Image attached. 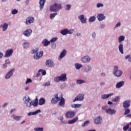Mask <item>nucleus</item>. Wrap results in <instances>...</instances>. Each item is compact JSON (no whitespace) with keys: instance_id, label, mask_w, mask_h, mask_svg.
<instances>
[{"instance_id":"nucleus-24","label":"nucleus","mask_w":131,"mask_h":131,"mask_svg":"<svg viewBox=\"0 0 131 131\" xmlns=\"http://www.w3.org/2000/svg\"><path fill=\"white\" fill-rule=\"evenodd\" d=\"M78 120V117H76V118L73 119L72 120H70L68 122L69 124H73V123H75V122Z\"/></svg>"},{"instance_id":"nucleus-41","label":"nucleus","mask_w":131,"mask_h":131,"mask_svg":"<svg viewBox=\"0 0 131 131\" xmlns=\"http://www.w3.org/2000/svg\"><path fill=\"white\" fill-rule=\"evenodd\" d=\"M75 67H76V69H80V68H81V67H82V65H81L79 63H76Z\"/></svg>"},{"instance_id":"nucleus-34","label":"nucleus","mask_w":131,"mask_h":131,"mask_svg":"<svg viewBox=\"0 0 131 131\" xmlns=\"http://www.w3.org/2000/svg\"><path fill=\"white\" fill-rule=\"evenodd\" d=\"M2 28H3V31H6V30L8 29V24L5 23L2 27Z\"/></svg>"},{"instance_id":"nucleus-17","label":"nucleus","mask_w":131,"mask_h":131,"mask_svg":"<svg viewBox=\"0 0 131 131\" xmlns=\"http://www.w3.org/2000/svg\"><path fill=\"white\" fill-rule=\"evenodd\" d=\"M78 18L79 19V20H80L81 23H82L83 24L86 23V18H84V15H81L78 16Z\"/></svg>"},{"instance_id":"nucleus-30","label":"nucleus","mask_w":131,"mask_h":131,"mask_svg":"<svg viewBox=\"0 0 131 131\" xmlns=\"http://www.w3.org/2000/svg\"><path fill=\"white\" fill-rule=\"evenodd\" d=\"M21 116H17V115H12L11 116V118H13V119H14V120H20V119H21Z\"/></svg>"},{"instance_id":"nucleus-9","label":"nucleus","mask_w":131,"mask_h":131,"mask_svg":"<svg viewBox=\"0 0 131 131\" xmlns=\"http://www.w3.org/2000/svg\"><path fill=\"white\" fill-rule=\"evenodd\" d=\"M31 33H32V30L28 29L26 30L24 32H23V34H24L25 36L29 37V36L31 35Z\"/></svg>"},{"instance_id":"nucleus-39","label":"nucleus","mask_w":131,"mask_h":131,"mask_svg":"<svg viewBox=\"0 0 131 131\" xmlns=\"http://www.w3.org/2000/svg\"><path fill=\"white\" fill-rule=\"evenodd\" d=\"M23 47L24 49H28V48H29V43L28 42L24 43Z\"/></svg>"},{"instance_id":"nucleus-40","label":"nucleus","mask_w":131,"mask_h":131,"mask_svg":"<svg viewBox=\"0 0 131 131\" xmlns=\"http://www.w3.org/2000/svg\"><path fill=\"white\" fill-rule=\"evenodd\" d=\"M123 40H124V36H120L119 37V42L120 43L122 41H123Z\"/></svg>"},{"instance_id":"nucleus-25","label":"nucleus","mask_w":131,"mask_h":131,"mask_svg":"<svg viewBox=\"0 0 131 131\" xmlns=\"http://www.w3.org/2000/svg\"><path fill=\"white\" fill-rule=\"evenodd\" d=\"M42 43H43L44 47H47V46H49L50 43H51V41H48V39H45L42 41Z\"/></svg>"},{"instance_id":"nucleus-56","label":"nucleus","mask_w":131,"mask_h":131,"mask_svg":"<svg viewBox=\"0 0 131 131\" xmlns=\"http://www.w3.org/2000/svg\"><path fill=\"white\" fill-rule=\"evenodd\" d=\"M121 24H120V23H118L116 26H115V28H116V27H118L119 26H120Z\"/></svg>"},{"instance_id":"nucleus-8","label":"nucleus","mask_w":131,"mask_h":131,"mask_svg":"<svg viewBox=\"0 0 131 131\" xmlns=\"http://www.w3.org/2000/svg\"><path fill=\"white\" fill-rule=\"evenodd\" d=\"M33 22H34V17L29 16L26 19V24L29 25L31 24V23H33Z\"/></svg>"},{"instance_id":"nucleus-37","label":"nucleus","mask_w":131,"mask_h":131,"mask_svg":"<svg viewBox=\"0 0 131 131\" xmlns=\"http://www.w3.org/2000/svg\"><path fill=\"white\" fill-rule=\"evenodd\" d=\"M77 84H81L82 83H85V81L81 79H79L77 80Z\"/></svg>"},{"instance_id":"nucleus-6","label":"nucleus","mask_w":131,"mask_h":131,"mask_svg":"<svg viewBox=\"0 0 131 131\" xmlns=\"http://www.w3.org/2000/svg\"><path fill=\"white\" fill-rule=\"evenodd\" d=\"M60 100H61V96L59 97L58 94H56L54 95V97L51 100V104H56L57 102L60 101Z\"/></svg>"},{"instance_id":"nucleus-32","label":"nucleus","mask_w":131,"mask_h":131,"mask_svg":"<svg viewBox=\"0 0 131 131\" xmlns=\"http://www.w3.org/2000/svg\"><path fill=\"white\" fill-rule=\"evenodd\" d=\"M10 60L9 59H7L5 61V63L3 64V67L4 69H5L6 67H8V64H10Z\"/></svg>"},{"instance_id":"nucleus-63","label":"nucleus","mask_w":131,"mask_h":131,"mask_svg":"<svg viewBox=\"0 0 131 131\" xmlns=\"http://www.w3.org/2000/svg\"><path fill=\"white\" fill-rule=\"evenodd\" d=\"M100 85L101 86H103V85H105V82H102L101 83H100Z\"/></svg>"},{"instance_id":"nucleus-62","label":"nucleus","mask_w":131,"mask_h":131,"mask_svg":"<svg viewBox=\"0 0 131 131\" xmlns=\"http://www.w3.org/2000/svg\"><path fill=\"white\" fill-rule=\"evenodd\" d=\"M102 110H106L107 109V106H104L102 107Z\"/></svg>"},{"instance_id":"nucleus-28","label":"nucleus","mask_w":131,"mask_h":131,"mask_svg":"<svg viewBox=\"0 0 131 131\" xmlns=\"http://www.w3.org/2000/svg\"><path fill=\"white\" fill-rule=\"evenodd\" d=\"M111 96H113V93H111L110 94H103L101 95L102 99H107L109 97H111Z\"/></svg>"},{"instance_id":"nucleus-18","label":"nucleus","mask_w":131,"mask_h":131,"mask_svg":"<svg viewBox=\"0 0 131 131\" xmlns=\"http://www.w3.org/2000/svg\"><path fill=\"white\" fill-rule=\"evenodd\" d=\"M29 101H30V98H28L27 99H26L25 100V104H26V105L27 107H31V106H32V103L31 102H30Z\"/></svg>"},{"instance_id":"nucleus-5","label":"nucleus","mask_w":131,"mask_h":131,"mask_svg":"<svg viewBox=\"0 0 131 131\" xmlns=\"http://www.w3.org/2000/svg\"><path fill=\"white\" fill-rule=\"evenodd\" d=\"M83 99H84V95L79 94L76 96L75 99H74L73 102H76V101H83Z\"/></svg>"},{"instance_id":"nucleus-64","label":"nucleus","mask_w":131,"mask_h":131,"mask_svg":"<svg viewBox=\"0 0 131 131\" xmlns=\"http://www.w3.org/2000/svg\"><path fill=\"white\" fill-rule=\"evenodd\" d=\"M101 76H106V74L105 73H101Z\"/></svg>"},{"instance_id":"nucleus-29","label":"nucleus","mask_w":131,"mask_h":131,"mask_svg":"<svg viewBox=\"0 0 131 131\" xmlns=\"http://www.w3.org/2000/svg\"><path fill=\"white\" fill-rule=\"evenodd\" d=\"M46 103V99H45L43 98H41L39 99V105H40V106H41V105H43Z\"/></svg>"},{"instance_id":"nucleus-35","label":"nucleus","mask_w":131,"mask_h":131,"mask_svg":"<svg viewBox=\"0 0 131 131\" xmlns=\"http://www.w3.org/2000/svg\"><path fill=\"white\" fill-rule=\"evenodd\" d=\"M32 105L35 107H36L38 105V99H37V98H35V102L32 103Z\"/></svg>"},{"instance_id":"nucleus-33","label":"nucleus","mask_w":131,"mask_h":131,"mask_svg":"<svg viewBox=\"0 0 131 131\" xmlns=\"http://www.w3.org/2000/svg\"><path fill=\"white\" fill-rule=\"evenodd\" d=\"M89 124H90V121L87 120L81 124V126L82 127H84V126H86L89 125Z\"/></svg>"},{"instance_id":"nucleus-54","label":"nucleus","mask_w":131,"mask_h":131,"mask_svg":"<svg viewBox=\"0 0 131 131\" xmlns=\"http://www.w3.org/2000/svg\"><path fill=\"white\" fill-rule=\"evenodd\" d=\"M103 5L102 3H98L97 4V8H101V7H103Z\"/></svg>"},{"instance_id":"nucleus-48","label":"nucleus","mask_w":131,"mask_h":131,"mask_svg":"<svg viewBox=\"0 0 131 131\" xmlns=\"http://www.w3.org/2000/svg\"><path fill=\"white\" fill-rule=\"evenodd\" d=\"M11 13L13 15H16L18 13V10L16 9H13L12 10Z\"/></svg>"},{"instance_id":"nucleus-61","label":"nucleus","mask_w":131,"mask_h":131,"mask_svg":"<svg viewBox=\"0 0 131 131\" xmlns=\"http://www.w3.org/2000/svg\"><path fill=\"white\" fill-rule=\"evenodd\" d=\"M92 37H93L94 38L96 37V33L95 32L92 33Z\"/></svg>"},{"instance_id":"nucleus-2","label":"nucleus","mask_w":131,"mask_h":131,"mask_svg":"<svg viewBox=\"0 0 131 131\" xmlns=\"http://www.w3.org/2000/svg\"><path fill=\"white\" fill-rule=\"evenodd\" d=\"M61 9H62V5H61V4L58 3H55L50 7L51 12H58V11H60Z\"/></svg>"},{"instance_id":"nucleus-36","label":"nucleus","mask_w":131,"mask_h":131,"mask_svg":"<svg viewBox=\"0 0 131 131\" xmlns=\"http://www.w3.org/2000/svg\"><path fill=\"white\" fill-rule=\"evenodd\" d=\"M34 130H35V131H43V127H35L34 128Z\"/></svg>"},{"instance_id":"nucleus-15","label":"nucleus","mask_w":131,"mask_h":131,"mask_svg":"<svg viewBox=\"0 0 131 131\" xmlns=\"http://www.w3.org/2000/svg\"><path fill=\"white\" fill-rule=\"evenodd\" d=\"M105 112L107 114H111V115L115 114L116 113V111L115 110H112L111 108L106 109Z\"/></svg>"},{"instance_id":"nucleus-7","label":"nucleus","mask_w":131,"mask_h":131,"mask_svg":"<svg viewBox=\"0 0 131 131\" xmlns=\"http://www.w3.org/2000/svg\"><path fill=\"white\" fill-rule=\"evenodd\" d=\"M103 120V118L101 116H99L98 117H96L94 119V123L95 124H101L102 123V120Z\"/></svg>"},{"instance_id":"nucleus-38","label":"nucleus","mask_w":131,"mask_h":131,"mask_svg":"<svg viewBox=\"0 0 131 131\" xmlns=\"http://www.w3.org/2000/svg\"><path fill=\"white\" fill-rule=\"evenodd\" d=\"M120 99V98L119 97V96H116V97L113 98L112 101L113 102H118V101H119Z\"/></svg>"},{"instance_id":"nucleus-3","label":"nucleus","mask_w":131,"mask_h":131,"mask_svg":"<svg viewBox=\"0 0 131 131\" xmlns=\"http://www.w3.org/2000/svg\"><path fill=\"white\" fill-rule=\"evenodd\" d=\"M67 76L66 74H62L60 76H57L54 78L55 82H59V81H66Z\"/></svg>"},{"instance_id":"nucleus-50","label":"nucleus","mask_w":131,"mask_h":131,"mask_svg":"<svg viewBox=\"0 0 131 131\" xmlns=\"http://www.w3.org/2000/svg\"><path fill=\"white\" fill-rule=\"evenodd\" d=\"M57 40H58V38L57 37H54L50 40V42H55V41H57Z\"/></svg>"},{"instance_id":"nucleus-1","label":"nucleus","mask_w":131,"mask_h":131,"mask_svg":"<svg viewBox=\"0 0 131 131\" xmlns=\"http://www.w3.org/2000/svg\"><path fill=\"white\" fill-rule=\"evenodd\" d=\"M38 48H35L32 50L33 54H36V55H34V58L36 60H38V59L41 58L43 55V51H40L39 52H38Z\"/></svg>"},{"instance_id":"nucleus-20","label":"nucleus","mask_w":131,"mask_h":131,"mask_svg":"<svg viewBox=\"0 0 131 131\" xmlns=\"http://www.w3.org/2000/svg\"><path fill=\"white\" fill-rule=\"evenodd\" d=\"M58 119L61 121V124H67V121H64V118L62 116H59Z\"/></svg>"},{"instance_id":"nucleus-43","label":"nucleus","mask_w":131,"mask_h":131,"mask_svg":"<svg viewBox=\"0 0 131 131\" xmlns=\"http://www.w3.org/2000/svg\"><path fill=\"white\" fill-rule=\"evenodd\" d=\"M129 128V124H127L126 126H124L123 129L124 131H126L127 129H128Z\"/></svg>"},{"instance_id":"nucleus-55","label":"nucleus","mask_w":131,"mask_h":131,"mask_svg":"<svg viewBox=\"0 0 131 131\" xmlns=\"http://www.w3.org/2000/svg\"><path fill=\"white\" fill-rule=\"evenodd\" d=\"M7 105H8V102L5 103L2 105L3 108H5L6 106Z\"/></svg>"},{"instance_id":"nucleus-4","label":"nucleus","mask_w":131,"mask_h":131,"mask_svg":"<svg viewBox=\"0 0 131 131\" xmlns=\"http://www.w3.org/2000/svg\"><path fill=\"white\" fill-rule=\"evenodd\" d=\"M62 35H67V34H72L73 33V30H69L68 29H64L60 32Z\"/></svg>"},{"instance_id":"nucleus-52","label":"nucleus","mask_w":131,"mask_h":131,"mask_svg":"<svg viewBox=\"0 0 131 131\" xmlns=\"http://www.w3.org/2000/svg\"><path fill=\"white\" fill-rule=\"evenodd\" d=\"M30 82H32V80H31L30 78H28L26 81V84H27Z\"/></svg>"},{"instance_id":"nucleus-51","label":"nucleus","mask_w":131,"mask_h":131,"mask_svg":"<svg viewBox=\"0 0 131 131\" xmlns=\"http://www.w3.org/2000/svg\"><path fill=\"white\" fill-rule=\"evenodd\" d=\"M130 110L129 109H126L125 110V112L124 113V115H126V114H128L129 113H130Z\"/></svg>"},{"instance_id":"nucleus-57","label":"nucleus","mask_w":131,"mask_h":131,"mask_svg":"<svg viewBox=\"0 0 131 131\" xmlns=\"http://www.w3.org/2000/svg\"><path fill=\"white\" fill-rule=\"evenodd\" d=\"M3 56H4V54H3V53H2V52H0V59H2V58H3Z\"/></svg>"},{"instance_id":"nucleus-31","label":"nucleus","mask_w":131,"mask_h":131,"mask_svg":"<svg viewBox=\"0 0 131 131\" xmlns=\"http://www.w3.org/2000/svg\"><path fill=\"white\" fill-rule=\"evenodd\" d=\"M119 50L121 54H123V45L122 44L119 45Z\"/></svg>"},{"instance_id":"nucleus-26","label":"nucleus","mask_w":131,"mask_h":131,"mask_svg":"<svg viewBox=\"0 0 131 131\" xmlns=\"http://www.w3.org/2000/svg\"><path fill=\"white\" fill-rule=\"evenodd\" d=\"M123 85H124V81H121L116 84V88L119 89V88H121V86H123Z\"/></svg>"},{"instance_id":"nucleus-45","label":"nucleus","mask_w":131,"mask_h":131,"mask_svg":"<svg viewBox=\"0 0 131 131\" xmlns=\"http://www.w3.org/2000/svg\"><path fill=\"white\" fill-rule=\"evenodd\" d=\"M56 15L57 13H52L51 14H50V19H54V18H55V17L56 16Z\"/></svg>"},{"instance_id":"nucleus-16","label":"nucleus","mask_w":131,"mask_h":131,"mask_svg":"<svg viewBox=\"0 0 131 131\" xmlns=\"http://www.w3.org/2000/svg\"><path fill=\"white\" fill-rule=\"evenodd\" d=\"M13 71H15V69H13L11 71H10L5 76V78L6 79H9L12 75H13Z\"/></svg>"},{"instance_id":"nucleus-21","label":"nucleus","mask_w":131,"mask_h":131,"mask_svg":"<svg viewBox=\"0 0 131 131\" xmlns=\"http://www.w3.org/2000/svg\"><path fill=\"white\" fill-rule=\"evenodd\" d=\"M45 4H46V0L39 1V8L40 10H42V9H43V7H45Z\"/></svg>"},{"instance_id":"nucleus-11","label":"nucleus","mask_w":131,"mask_h":131,"mask_svg":"<svg viewBox=\"0 0 131 131\" xmlns=\"http://www.w3.org/2000/svg\"><path fill=\"white\" fill-rule=\"evenodd\" d=\"M60 102H59V105L60 107H64L65 106V99L63 98L62 94H61Z\"/></svg>"},{"instance_id":"nucleus-10","label":"nucleus","mask_w":131,"mask_h":131,"mask_svg":"<svg viewBox=\"0 0 131 131\" xmlns=\"http://www.w3.org/2000/svg\"><path fill=\"white\" fill-rule=\"evenodd\" d=\"M46 65L47 67H54L55 63L51 59H49L46 61Z\"/></svg>"},{"instance_id":"nucleus-46","label":"nucleus","mask_w":131,"mask_h":131,"mask_svg":"<svg viewBox=\"0 0 131 131\" xmlns=\"http://www.w3.org/2000/svg\"><path fill=\"white\" fill-rule=\"evenodd\" d=\"M96 20V17L95 16H92L89 19V22H94Z\"/></svg>"},{"instance_id":"nucleus-42","label":"nucleus","mask_w":131,"mask_h":131,"mask_svg":"<svg viewBox=\"0 0 131 131\" xmlns=\"http://www.w3.org/2000/svg\"><path fill=\"white\" fill-rule=\"evenodd\" d=\"M38 72H41L42 75H46L47 74V72L42 69L39 70Z\"/></svg>"},{"instance_id":"nucleus-59","label":"nucleus","mask_w":131,"mask_h":131,"mask_svg":"<svg viewBox=\"0 0 131 131\" xmlns=\"http://www.w3.org/2000/svg\"><path fill=\"white\" fill-rule=\"evenodd\" d=\"M14 111H16V109L15 108L12 109L10 111V113H13V112H14Z\"/></svg>"},{"instance_id":"nucleus-23","label":"nucleus","mask_w":131,"mask_h":131,"mask_svg":"<svg viewBox=\"0 0 131 131\" xmlns=\"http://www.w3.org/2000/svg\"><path fill=\"white\" fill-rule=\"evenodd\" d=\"M41 112V111L40 110H37L35 112H29L28 113V115H36L37 113H40Z\"/></svg>"},{"instance_id":"nucleus-53","label":"nucleus","mask_w":131,"mask_h":131,"mask_svg":"<svg viewBox=\"0 0 131 131\" xmlns=\"http://www.w3.org/2000/svg\"><path fill=\"white\" fill-rule=\"evenodd\" d=\"M91 67L88 66V67L85 68V71L86 72H88L90 71V70H91Z\"/></svg>"},{"instance_id":"nucleus-60","label":"nucleus","mask_w":131,"mask_h":131,"mask_svg":"<svg viewBox=\"0 0 131 131\" xmlns=\"http://www.w3.org/2000/svg\"><path fill=\"white\" fill-rule=\"evenodd\" d=\"M50 84L51 83H50V82H47V83H45V85L46 86H49V85H50Z\"/></svg>"},{"instance_id":"nucleus-44","label":"nucleus","mask_w":131,"mask_h":131,"mask_svg":"<svg viewBox=\"0 0 131 131\" xmlns=\"http://www.w3.org/2000/svg\"><path fill=\"white\" fill-rule=\"evenodd\" d=\"M82 105V104H74V108H80Z\"/></svg>"},{"instance_id":"nucleus-58","label":"nucleus","mask_w":131,"mask_h":131,"mask_svg":"<svg viewBox=\"0 0 131 131\" xmlns=\"http://www.w3.org/2000/svg\"><path fill=\"white\" fill-rule=\"evenodd\" d=\"M117 69H118V67L115 66L114 67V71H116V70H118Z\"/></svg>"},{"instance_id":"nucleus-47","label":"nucleus","mask_w":131,"mask_h":131,"mask_svg":"<svg viewBox=\"0 0 131 131\" xmlns=\"http://www.w3.org/2000/svg\"><path fill=\"white\" fill-rule=\"evenodd\" d=\"M75 113L74 112H68L66 114V115H74Z\"/></svg>"},{"instance_id":"nucleus-13","label":"nucleus","mask_w":131,"mask_h":131,"mask_svg":"<svg viewBox=\"0 0 131 131\" xmlns=\"http://www.w3.org/2000/svg\"><path fill=\"white\" fill-rule=\"evenodd\" d=\"M122 71L121 70H116L114 71V74L115 76L117 77H119L122 75Z\"/></svg>"},{"instance_id":"nucleus-14","label":"nucleus","mask_w":131,"mask_h":131,"mask_svg":"<svg viewBox=\"0 0 131 131\" xmlns=\"http://www.w3.org/2000/svg\"><path fill=\"white\" fill-rule=\"evenodd\" d=\"M81 61L83 63H88L91 61V58L89 56H85L81 59Z\"/></svg>"},{"instance_id":"nucleus-49","label":"nucleus","mask_w":131,"mask_h":131,"mask_svg":"<svg viewBox=\"0 0 131 131\" xmlns=\"http://www.w3.org/2000/svg\"><path fill=\"white\" fill-rule=\"evenodd\" d=\"M66 10H68L71 9V5L70 4H68L66 6Z\"/></svg>"},{"instance_id":"nucleus-12","label":"nucleus","mask_w":131,"mask_h":131,"mask_svg":"<svg viewBox=\"0 0 131 131\" xmlns=\"http://www.w3.org/2000/svg\"><path fill=\"white\" fill-rule=\"evenodd\" d=\"M13 49H10L6 51V52L5 54V57H11L13 54Z\"/></svg>"},{"instance_id":"nucleus-19","label":"nucleus","mask_w":131,"mask_h":131,"mask_svg":"<svg viewBox=\"0 0 131 131\" xmlns=\"http://www.w3.org/2000/svg\"><path fill=\"white\" fill-rule=\"evenodd\" d=\"M130 103V101L129 100H125L124 101L123 104V106L124 108H128L129 106H130V104H129Z\"/></svg>"},{"instance_id":"nucleus-27","label":"nucleus","mask_w":131,"mask_h":131,"mask_svg":"<svg viewBox=\"0 0 131 131\" xmlns=\"http://www.w3.org/2000/svg\"><path fill=\"white\" fill-rule=\"evenodd\" d=\"M66 54H67V51H66V50L64 49L60 53L59 58H60V59H62V58H64L65 56H66Z\"/></svg>"},{"instance_id":"nucleus-22","label":"nucleus","mask_w":131,"mask_h":131,"mask_svg":"<svg viewBox=\"0 0 131 131\" xmlns=\"http://www.w3.org/2000/svg\"><path fill=\"white\" fill-rule=\"evenodd\" d=\"M105 18L106 17L103 14H99L97 15V19L99 21H103V20L105 19Z\"/></svg>"}]
</instances>
